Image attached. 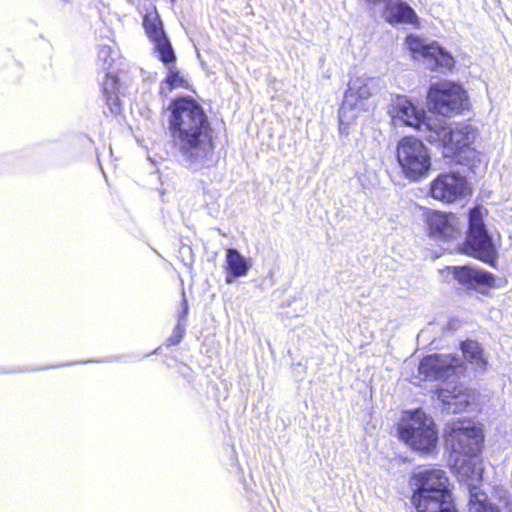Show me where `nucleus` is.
Returning a JSON list of instances; mask_svg holds the SVG:
<instances>
[{
    "instance_id": "nucleus-6",
    "label": "nucleus",
    "mask_w": 512,
    "mask_h": 512,
    "mask_svg": "<svg viewBox=\"0 0 512 512\" xmlns=\"http://www.w3.org/2000/svg\"><path fill=\"white\" fill-rule=\"evenodd\" d=\"M477 130L468 123H456L453 127H442L438 132L441 152L450 164L470 165L477 158L472 146Z\"/></svg>"
},
{
    "instance_id": "nucleus-1",
    "label": "nucleus",
    "mask_w": 512,
    "mask_h": 512,
    "mask_svg": "<svg viewBox=\"0 0 512 512\" xmlns=\"http://www.w3.org/2000/svg\"><path fill=\"white\" fill-rule=\"evenodd\" d=\"M173 147L191 166H204L213 152L212 130L203 108L192 98L175 99L169 106Z\"/></svg>"
},
{
    "instance_id": "nucleus-19",
    "label": "nucleus",
    "mask_w": 512,
    "mask_h": 512,
    "mask_svg": "<svg viewBox=\"0 0 512 512\" xmlns=\"http://www.w3.org/2000/svg\"><path fill=\"white\" fill-rule=\"evenodd\" d=\"M468 512H502V510L489 500L485 492L474 491L469 496Z\"/></svg>"
},
{
    "instance_id": "nucleus-22",
    "label": "nucleus",
    "mask_w": 512,
    "mask_h": 512,
    "mask_svg": "<svg viewBox=\"0 0 512 512\" xmlns=\"http://www.w3.org/2000/svg\"><path fill=\"white\" fill-rule=\"evenodd\" d=\"M118 56V52L108 45L100 46L97 54V65L104 72H111Z\"/></svg>"
},
{
    "instance_id": "nucleus-5",
    "label": "nucleus",
    "mask_w": 512,
    "mask_h": 512,
    "mask_svg": "<svg viewBox=\"0 0 512 512\" xmlns=\"http://www.w3.org/2000/svg\"><path fill=\"white\" fill-rule=\"evenodd\" d=\"M484 438L482 426L466 417L449 421L443 433L444 446L456 459L478 457L484 447Z\"/></svg>"
},
{
    "instance_id": "nucleus-25",
    "label": "nucleus",
    "mask_w": 512,
    "mask_h": 512,
    "mask_svg": "<svg viewBox=\"0 0 512 512\" xmlns=\"http://www.w3.org/2000/svg\"><path fill=\"white\" fill-rule=\"evenodd\" d=\"M348 93L351 94V95H356L358 96L359 98H362V99H367L369 98L372 93L369 89V87L367 86L366 83H362L361 82V85L358 87V89L356 90V88L354 86H350L349 89H348Z\"/></svg>"
},
{
    "instance_id": "nucleus-4",
    "label": "nucleus",
    "mask_w": 512,
    "mask_h": 512,
    "mask_svg": "<svg viewBox=\"0 0 512 512\" xmlns=\"http://www.w3.org/2000/svg\"><path fill=\"white\" fill-rule=\"evenodd\" d=\"M487 215L488 210L481 205H476L469 210L468 229L460 251L469 257L496 267L498 252L484 223Z\"/></svg>"
},
{
    "instance_id": "nucleus-20",
    "label": "nucleus",
    "mask_w": 512,
    "mask_h": 512,
    "mask_svg": "<svg viewBox=\"0 0 512 512\" xmlns=\"http://www.w3.org/2000/svg\"><path fill=\"white\" fill-rule=\"evenodd\" d=\"M228 275L226 281L232 282L234 277L243 276L248 269L245 259L235 249H229L226 256Z\"/></svg>"
},
{
    "instance_id": "nucleus-3",
    "label": "nucleus",
    "mask_w": 512,
    "mask_h": 512,
    "mask_svg": "<svg viewBox=\"0 0 512 512\" xmlns=\"http://www.w3.org/2000/svg\"><path fill=\"white\" fill-rule=\"evenodd\" d=\"M395 159L402 177L412 183L425 179L432 169L431 151L415 135H405L397 141Z\"/></svg>"
},
{
    "instance_id": "nucleus-8",
    "label": "nucleus",
    "mask_w": 512,
    "mask_h": 512,
    "mask_svg": "<svg viewBox=\"0 0 512 512\" xmlns=\"http://www.w3.org/2000/svg\"><path fill=\"white\" fill-rule=\"evenodd\" d=\"M427 99L433 111L447 117L460 114L469 105L466 90L452 81L432 84Z\"/></svg>"
},
{
    "instance_id": "nucleus-12",
    "label": "nucleus",
    "mask_w": 512,
    "mask_h": 512,
    "mask_svg": "<svg viewBox=\"0 0 512 512\" xmlns=\"http://www.w3.org/2000/svg\"><path fill=\"white\" fill-rule=\"evenodd\" d=\"M143 27L148 38L154 43L161 61L165 64L174 62L175 54L173 48L164 32L162 20L155 8L145 14Z\"/></svg>"
},
{
    "instance_id": "nucleus-2",
    "label": "nucleus",
    "mask_w": 512,
    "mask_h": 512,
    "mask_svg": "<svg viewBox=\"0 0 512 512\" xmlns=\"http://www.w3.org/2000/svg\"><path fill=\"white\" fill-rule=\"evenodd\" d=\"M411 504L417 512H458L450 479L440 467L414 471L410 476Z\"/></svg>"
},
{
    "instance_id": "nucleus-26",
    "label": "nucleus",
    "mask_w": 512,
    "mask_h": 512,
    "mask_svg": "<svg viewBox=\"0 0 512 512\" xmlns=\"http://www.w3.org/2000/svg\"><path fill=\"white\" fill-rule=\"evenodd\" d=\"M453 390H454L453 397H458L462 394H465V391H466L461 386L460 387L455 386Z\"/></svg>"
},
{
    "instance_id": "nucleus-17",
    "label": "nucleus",
    "mask_w": 512,
    "mask_h": 512,
    "mask_svg": "<svg viewBox=\"0 0 512 512\" xmlns=\"http://www.w3.org/2000/svg\"><path fill=\"white\" fill-rule=\"evenodd\" d=\"M119 82L116 75L106 72L105 79L102 84V92L112 113H118L120 110V100L118 97Z\"/></svg>"
},
{
    "instance_id": "nucleus-9",
    "label": "nucleus",
    "mask_w": 512,
    "mask_h": 512,
    "mask_svg": "<svg viewBox=\"0 0 512 512\" xmlns=\"http://www.w3.org/2000/svg\"><path fill=\"white\" fill-rule=\"evenodd\" d=\"M466 370L465 362L452 353H433L419 361L418 377L421 381L447 382Z\"/></svg>"
},
{
    "instance_id": "nucleus-16",
    "label": "nucleus",
    "mask_w": 512,
    "mask_h": 512,
    "mask_svg": "<svg viewBox=\"0 0 512 512\" xmlns=\"http://www.w3.org/2000/svg\"><path fill=\"white\" fill-rule=\"evenodd\" d=\"M460 349L466 361L475 365L477 369L484 370L486 368L487 360L484 350L477 341L466 339L460 343Z\"/></svg>"
},
{
    "instance_id": "nucleus-27",
    "label": "nucleus",
    "mask_w": 512,
    "mask_h": 512,
    "mask_svg": "<svg viewBox=\"0 0 512 512\" xmlns=\"http://www.w3.org/2000/svg\"><path fill=\"white\" fill-rule=\"evenodd\" d=\"M444 392H445L444 389L439 390V393H438L439 396L445 398L446 396L444 395Z\"/></svg>"
},
{
    "instance_id": "nucleus-15",
    "label": "nucleus",
    "mask_w": 512,
    "mask_h": 512,
    "mask_svg": "<svg viewBox=\"0 0 512 512\" xmlns=\"http://www.w3.org/2000/svg\"><path fill=\"white\" fill-rule=\"evenodd\" d=\"M384 17L389 24H409L415 28H419L421 24L415 10L404 1L387 3Z\"/></svg>"
},
{
    "instance_id": "nucleus-21",
    "label": "nucleus",
    "mask_w": 512,
    "mask_h": 512,
    "mask_svg": "<svg viewBox=\"0 0 512 512\" xmlns=\"http://www.w3.org/2000/svg\"><path fill=\"white\" fill-rule=\"evenodd\" d=\"M187 87V79L180 74L176 66L172 65L168 68L166 78L160 84V94L167 96L174 89Z\"/></svg>"
},
{
    "instance_id": "nucleus-24",
    "label": "nucleus",
    "mask_w": 512,
    "mask_h": 512,
    "mask_svg": "<svg viewBox=\"0 0 512 512\" xmlns=\"http://www.w3.org/2000/svg\"><path fill=\"white\" fill-rule=\"evenodd\" d=\"M188 314V304H187V301L185 299H183L182 301V311L181 313L179 314V319H178V323L174 329V332L172 334V336L169 338V344L170 345H175V344H178L184 334V331H185V323H184V320L186 318Z\"/></svg>"
},
{
    "instance_id": "nucleus-23",
    "label": "nucleus",
    "mask_w": 512,
    "mask_h": 512,
    "mask_svg": "<svg viewBox=\"0 0 512 512\" xmlns=\"http://www.w3.org/2000/svg\"><path fill=\"white\" fill-rule=\"evenodd\" d=\"M405 43L408 50L413 54L414 57L419 55L423 58H426L430 48L432 47V43L426 44L422 38L414 34L407 35L405 38Z\"/></svg>"
},
{
    "instance_id": "nucleus-11",
    "label": "nucleus",
    "mask_w": 512,
    "mask_h": 512,
    "mask_svg": "<svg viewBox=\"0 0 512 512\" xmlns=\"http://www.w3.org/2000/svg\"><path fill=\"white\" fill-rule=\"evenodd\" d=\"M429 195L444 204H452L472 193L465 176L459 172H442L438 174L428 187Z\"/></svg>"
},
{
    "instance_id": "nucleus-13",
    "label": "nucleus",
    "mask_w": 512,
    "mask_h": 512,
    "mask_svg": "<svg viewBox=\"0 0 512 512\" xmlns=\"http://www.w3.org/2000/svg\"><path fill=\"white\" fill-rule=\"evenodd\" d=\"M388 113L393 120L403 125L420 130L425 122V112L418 109L411 100L405 96L397 95L389 105Z\"/></svg>"
},
{
    "instance_id": "nucleus-10",
    "label": "nucleus",
    "mask_w": 512,
    "mask_h": 512,
    "mask_svg": "<svg viewBox=\"0 0 512 512\" xmlns=\"http://www.w3.org/2000/svg\"><path fill=\"white\" fill-rule=\"evenodd\" d=\"M422 221L426 236L436 243L454 241L462 233L460 218L452 211L425 208Z\"/></svg>"
},
{
    "instance_id": "nucleus-7",
    "label": "nucleus",
    "mask_w": 512,
    "mask_h": 512,
    "mask_svg": "<svg viewBox=\"0 0 512 512\" xmlns=\"http://www.w3.org/2000/svg\"><path fill=\"white\" fill-rule=\"evenodd\" d=\"M397 432L399 439L415 451L431 452L438 442L436 423L421 409L406 412Z\"/></svg>"
},
{
    "instance_id": "nucleus-18",
    "label": "nucleus",
    "mask_w": 512,
    "mask_h": 512,
    "mask_svg": "<svg viewBox=\"0 0 512 512\" xmlns=\"http://www.w3.org/2000/svg\"><path fill=\"white\" fill-rule=\"evenodd\" d=\"M425 59L434 62L433 69H445L451 71L455 67V59L448 51L444 50L437 42H432V47Z\"/></svg>"
},
{
    "instance_id": "nucleus-14",
    "label": "nucleus",
    "mask_w": 512,
    "mask_h": 512,
    "mask_svg": "<svg viewBox=\"0 0 512 512\" xmlns=\"http://www.w3.org/2000/svg\"><path fill=\"white\" fill-rule=\"evenodd\" d=\"M453 277L467 289H476L480 286L495 287V277L492 273L468 266L454 267Z\"/></svg>"
}]
</instances>
